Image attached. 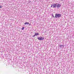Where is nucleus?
<instances>
[{"label":"nucleus","instance_id":"f257e3e1","mask_svg":"<svg viewBox=\"0 0 74 74\" xmlns=\"http://www.w3.org/2000/svg\"><path fill=\"white\" fill-rule=\"evenodd\" d=\"M61 14H55V18H60V17H61Z\"/></svg>","mask_w":74,"mask_h":74},{"label":"nucleus","instance_id":"f8f14e48","mask_svg":"<svg viewBox=\"0 0 74 74\" xmlns=\"http://www.w3.org/2000/svg\"><path fill=\"white\" fill-rule=\"evenodd\" d=\"M62 0V1H63V0Z\"/></svg>","mask_w":74,"mask_h":74},{"label":"nucleus","instance_id":"20e7f679","mask_svg":"<svg viewBox=\"0 0 74 74\" xmlns=\"http://www.w3.org/2000/svg\"><path fill=\"white\" fill-rule=\"evenodd\" d=\"M53 8H56V7H57V5H56V4H53Z\"/></svg>","mask_w":74,"mask_h":74},{"label":"nucleus","instance_id":"ddd939ff","mask_svg":"<svg viewBox=\"0 0 74 74\" xmlns=\"http://www.w3.org/2000/svg\"><path fill=\"white\" fill-rule=\"evenodd\" d=\"M31 25V24H29V25Z\"/></svg>","mask_w":74,"mask_h":74},{"label":"nucleus","instance_id":"9d476101","mask_svg":"<svg viewBox=\"0 0 74 74\" xmlns=\"http://www.w3.org/2000/svg\"><path fill=\"white\" fill-rule=\"evenodd\" d=\"M53 5H51V7H52V6H53Z\"/></svg>","mask_w":74,"mask_h":74},{"label":"nucleus","instance_id":"6e6552de","mask_svg":"<svg viewBox=\"0 0 74 74\" xmlns=\"http://www.w3.org/2000/svg\"><path fill=\"white\" fill-rule=\"evenodd\" d=\"M24 29H25V27H23L22 28V30H24Z\"/></svg>","mask_w":74,"mask_h":74},{"label":"nucleus","instance_id":"f03ea898","mask_svg":"<svg viewBox=\"0 0 74 74\" xmlns=\"http://www.w3.org/2000/svg\"><path fill=\"white\" fill-rule=\"evenodd\" d=\"M38 39L39 40H43L44 39V38L42 37H38Z\"/></svg>","mask_w":74,"mask_h":74},{"label":"nucleus","instance_id":"423d86ee","mask_svg":"<svg viewBox=\"0 0 74 74\" xmlns=\"http://www.w3.org/2000/svg\"><path fill=\"white\" fill-rule=\"evenodd\" d=\"M24 24L25 25H29V22H26L25 23H24Z\"/></svg>","mask_w":74,"mask_h":74},{"label":"nucleus","instance_id":"9b49d317","mask_svg":"<svg viewBox=\"0 0 74 74\" xmlns=\"http://www.w3.org/2000/svg\"><path fill=\"white\" fill-rule=\"evenodd\" d=\"M2 7H1V6H0V8H1Z\"/></svg>","mask_w":74,"mask_h":74},{"label":"nucleus","instance_id":"7ed1b4c3","mask_svg":"<svg viewBox=\"0 0 74 74\" xmlns=\"http://www.w3.org/2000/svg\"><path fill=\"white\" fill-rule=\"evenodd\" d=\"M56 5L57 8H59V7H61V5L60 4L56 3Z\"/></svg>","mask_w":74,"mask_h":74},{"label":"nucleus","instance_id":"0eeeda50","mask_svg":"<svg viewBox=\"0 0 74 74\" xmlns=\"http://www.w3.org/2000/svg\"><path fill=\"white\" fill-rule=\"evenodd\" d=\"M64 47V46L63 45H60V48H63V47Z\"/></svg>","mask_w":74,"mask_h":74},{"label":"nucleus","instance_id":"1a4fd4ad","mask_svg":"<svg viewBox=\"0 0 74 74\" xmlns=\"http://www.w3.org/2000/svg\"><path fill=\"white\" fill-rule=\"evenodd\" d=\"M36 36V35H35V34L33 36V37H35Z\"/></svg>","mask_w":74,"mask_h":74},{"label":"nucleus","instance_id":"39448f33","mask_svg":"<svg viewBox=\"0 0 74 74\" xmlns=\"http://www.w3.org/2000/svg\"><path fill=\"white\" fill-rule=\"evenodd\" d=\"M35 36H37L38 35H39V34L38 33H35Z\"/></svg>","mask_w":74,"mask_h":74}]
</instances>
